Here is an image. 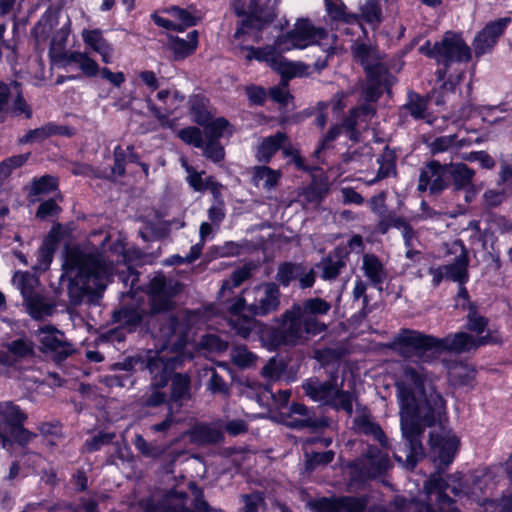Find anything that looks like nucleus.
I'll list each match as a JSON object with an SVG mask.
<instances>
[{"instance_id": "nucleus-41", "label": "nucleus", "mask_w": 512, "mask_h": 512, "mask_svg": "<svg viewBox=\"0 0 512 512\" xmlns=\"http://www.w3.org/2000/svg\"><path fill=\"white\" fill-rule=\"evenodd\" d=\"M355 398L356 397L352 392L335 388L333 396H331L327 405L336 411L343 410L350 416L353 413V401Z\"/></svg>"}, {"instance_id": "nucleus-2", "label": "nucleus", "mask_w": 512, "mask_h": 512, "mask_svg": "<svg viewBox=\"0 0 512 512\" xmlns=\"http://www.w3.org/2000/svg\"><path fill=\"white\" fill-rule=\"evenodd\" d=\"M180 356L164 357L158 354L147 359L146 369L150 375L148 391L141 398L144 408H167L164 419L152 424L149 429L153 433L166 436L175 423L174 414L193 399L192 378L186 372H177L182 366Z\"/></svg>"}, {"instance_id": "nucleus-30", "label": "nucleus", "mask_w": 512, "mask_h": 512, "mask_svg": "<svg viewBox=\"0 0 512 512\" xmlns=\"http://www.w3.org/2000/svg\"><path fill=\"white\" fill-rule=\"evenodd\" d=\"M258 335L262 343L269 350H277L282 346H290L280 324L278 326L260 324Z\"/></svg>"}, {"instance_id": "nucleus-11", "label": "nucleus", "mask_w": 512, "mask_h": 512, "mask_svg": "<svg viewBox=\"0 0 512 512\" xmlns=\"http://www.w3.org/2000/svg\"><path fill=\"white\" fill-rule=\"evenodd\" d=\"M448 189L447 163L432 159L424 163L420 169L417 191L429 192L432 196H439Z\"/></svg>"}, {"instance_id": "nucleus-37", "label": "nucleus", "mask_w": 512, "mask_h": 512, "mask_svg": "<svg viewBox=\"0 0 512 512\" xmlns=\"http://www.w3.org/2000/svg\"><path fill=\"white\" fill-rule=\"evenodd\" d=\"M255 317L256 316H252L251 314L230 317L229 323L231 329L237 336L247 339L254 329H259L260 323L255 319Z\"/></svg>"}, {"instance_id": "nucleus-33", "label": "nucleus", "mask_w": 512, "mask_h": 512, "mask_svg": "<svg viewBox=\"0 0 512 512\" xmlns=\"http://www.w3.org/2000/svg\"><path fill=\"white\" fill-rule=\"evenodd\" d=\"M55 191L58 192L57 198L62 200V195L59 191V179L56 176L45 174L32 179L29 196L49 194Z\"/></svg>"}, {"instance_id": "nucleus-40", "label": "nucleus", "mask_w": 512, "mask_h": 512, "mask_svg": "<svg viewBox=\"0 0 512 512\" xmlns=\"http://www.w3.org/2000/svg\"><path fill=\"white\" fill-rule=\"evenodd\" d=\"M133 444L136 450L145 458L159 459L166 452L165 446L148 442L141 434L135 435Z\"/></svg>"}, {"instance_id": "nucleus-45", "label": "nucleus", "mask_w": 512, "mask_h": 512, "mask_svg": "<svg viewBox=\"0 0 512 512\" xmlns=\"http://www.w3.org/2000/svg\"><path fill=\"white\" fill-rule=\"evenodd\" d=\"M404 109L408 111L414 119H425V124L431 125L430 117L425 114L426 101L416 93L408 95V102L405 104Z\"/></svg>"}, {"instance_id": "nucleus-12", "label": "nucleus", "mask_w": 512, "mask_h": 512, "mask_svg": "<svg viewBox=\"0 0 512 512\" xmlns=\"http://www.w3.org/2000/svg\"><path fill=\"white\" fill-rule=\"evenodd\" d=\"M430 454L438 473H443L454 461L460 441L455 435L429 434Z\"/></svg>"}, {"instance_id": "nucleus-56", "label": "nucleus", "mask_w": 512, "mask_h": 512, "mask_svg": "<svg viewBox=\"0 0 512 512\" xmlns=\"http://www.w3.org/2000/svg\"><path fill=\"white\" fill-rule=\"evenodd\" d=\"M181 326L182 324L179 318L176 315H171L168 321V328L170 333L175 335L179 332V337L172 346V350L175 352L183 351L187 344V329L179 331Z\"/></svg>"}, {"instance_id": "nucleus-10", "label": "nucleus", "mask_w": 512, "mask_h": 512, "mask_svg": "<svg viewBox=\"0 0 512 512\" xmlns=\"http://www.w3.org/2000/svg\"><path fill=\"white\" fill-rule=\"evenodd\" d=\"M38 332L39 350L50 355L56 363L63 362L75 352L73 345L64 338V333L54 325H44Z\"/></svg>"}, {"instance_id": "nucleus-21", "label": "nucleus", "mask_w": 512, "mask_h": 512, "mask_svg": "<svg viewBox=\"0 0 512 512\" xmlns=\"http://www.w3.org/2000/svg\"><path fill=\"white\" fill-rule=\"evenodd\" d=\"M350 251L344 246H337L322 259L321 277L324 280H335L346 267Z\"/></svg>"}, {"instance_id": "nucleus-22", "label": "nucleus", "mask_w": 512, "mask_h": 512, "mask_svg": "<svg viewBox=\"0 0 512 512\" xmlns=\"http://www.w3.org/2000/svg\"><path fill=\"white\" fill-rule=\"evenodd\" d=\"M21 284V292L26 303L27 311L34 320H41L45 316H51L54 313L55 305L53 303L47 302L46 299L40 294L32 293L31 288H29L30 294L27 295L25 279L22 280Z\"/></svg>"}, {"instance_id": "nucleus-46", "label": "nucleus", "mask_w": 512, "mask_h": 512, "mask_svg": "<svg viewBox=\"0 0 512 512\" xmlns=\"http://www.w3.org/2000/svg\"><path fill=\"white\" fill-rule=\"evenodd\" d=\"M281 174L279 171L270 168L269 166L262 165L254 167L253 171V179L258 182L260 180H264V188L271 189L275 187L279 180Z\"/></svg>"}, {"instance_id": "nucleus-35", "label": "nucleus", "mask_w": 512, "mask_h": 512, "mask_svg": "<svg viewBox=\"0 0 512 512\" xmlns=\"http://www.w3.org/2000/svg\"><path fill=\"white\" fill-rule=\"evenodd\" d=\"M306 394L314 401H320L326 405L333 396L335 385L331 381L308 382L303 386Z\"/></svg>"}, {"instance_id": "nucleus-47", "label": "nucleus", "mask_w": 512, "mask_h": 512, "mask_svg": "<svg viewBox=\"0 0 512 512\" xmlns=\"http://www.w3.org/2000/svg\"><path fill=\"white\" fill-rule=\"evenodd\" d=\"M456 97V82L450 80L443 82L438 89H435L432 92L431 95V98L438 106L451 103Z\"/></svg>"}, {"instance_id": "nucleus-20", "label": "nucleus", "mask_w": 512, "mask_h": 512, "mask_svg": "<svg viewBox=\"0 0 512 512\" xmlns=\"http://www.w3.org/2000/svg\"><path fill=\"white\" fill-rule=\"evenodd\" d=\"M475 174V170L464 162L447 163L448 189L452 187L457 192L472 188Z\"/></svg>"}, {"instance_id": "nucleus-9", "label": "nucleus", "mask_w": 512, "mask_h": 512, "mask_svg": "<svg viewBox=\"0 0 512 512\" xmlns=\"http://www.w3.org/2000/svg\"><path fill=\"white\" fill-rule=\"evenodd\" d=\"M177 136L195 148L202 149L203 155L213 163H219L225 158V149L220 139L232 135L233 130H177Z\"/></svg>"}, {"instance_id": "nucleus-14", "label": "nucleus", "mask_w": 512, "mask_h": 512, "mask_svg": "<svg viewBox=\"0 0 512 512\" xmlns=\"http://www.w3.org/2000/svg\"><path fill=\"white\" fill-rule=\"evenodd\" d=\"M0 113L3 115L31 116V109L22 96L20 84L0 82Z\"/></svg>"}, {"instance_id": "nucleus-5", "label": "nucleus", "mask_w": 512, "mask_h": 512, "mask_svg": "<svg viewBox=\"0 0 512 512\" xmlns=\"http://www.w3.org/2000/svg\"><path fill=\"white\" fill-rule=\"evenodd\" d=\"M182 284L164 273L159 272L152 277L147 286L148 309L139 305H123L112 313L114 323L120 324L129 333L138 329H149V318L155 315L171 312L175 309L174 298L181 292Z\"/></svg>"}, {"instance_id": "nucleus-64", "label": "nucleus", "mask_w": 512, "mask_h": 512, "mask_svg": "<svg viewBox=\"0 0 512 512\" xmlns=\"http://www.w3.org/2000/svg\"><path fill=\"white\" fill-rule=\"evenodd\" d=\"M303 334L309 336H317L328 329V326L318 320L315 316L305 315L303 314Z\"/></svg>"}, {"instance_id": "nucleus-29", "label": "nucleus", "mask_w": 512, "mask_h": 512, "mask_svg": "<svg viewBox=\"0 0 512 512\" xmlns=\"http://www.w3.org/2000/svg\"><path fill=\"white\" fill-rule=\"evenodd\" d=\"M288 137L278 130L274 135L264 138L258 146L256 158L261 163H269L272 157L283 147Z\"/></svg>"}, {"instance_id": "nucleus-15", "label": "nucleus", "mask_w": 512, "mask_h": 512, "mask_svg": "<svg viewBox=\"0 0 512 512\" xmlns=\"http://www.w3.org/2000/svg\"><path fill=\"white\" fill-rule=\"evenodd\" d=\"M279 0H234L233 6L239 16H246L251 21L260 23L271 22L276 14L275 10Z\"/></svg>"}, {"instance_id": "nucleus-59", "label": "nucleus", "mask_w": 512, "mask_h": 512, "mask_svg": "<svg viewBox=\"0 0 512 512\" xmlns=\"http://www.w3.org/2000/svg\"><path fill=\"white\" fill-rule=\"evenodd\" d=\"M441 474L442 473H438L436 471V473L431 474L430 477L427 479V481L425 482V490L427 494H435L436 496H438L446 492L450 488L449 483L444 478L441 477Z\"/></svg>"}, {"instance_id": "nucleus-19", "label": "nucleus", "mask_w": 512, "mask_h": 512, "mask_svg": "<svg viewBox=\"0 0 512 512\" xmlns=\"http://www.w3.org/2000/svg\"><path fill=\"white\" fill-rule=\"evenodd\" d=\"M302 321L303 314L299 310L298 304H294L291 309L286 310L280 317V325L290 346L298 344L303 338Z\"/></svg>"}, {"instance_id": "nucleus-26", "label": "nucleus", "mask_w": 512, "mask_h": 512, "mask_svg": "<svg viewBox=\"0 0 512 512\" xmlns=\"http://www.w3.org/2000/svg\"><path fill=\"white\" fill-rule=\"evenodd\" d=\"M191 443L196 445H214L224 440L221 430L206 423L194 425L188 432Z\"/></svg>"}, {"instance_id": "nucleus-38", "label": "nucleus", "mask_w": 512, "mask_h": 512, "mask_svg": "<svg viewBox=\"0 0 512 512\" xmlns=\"http://www.w3.org/2000/svg\"><path fill=\"white\" fill-rule=\"evenodd\" d=\"M375 116V110L371 104H364L352 109L346 118L344 128H355L356 126L368 125Z\"/></svg>"}, {"instance_id": "nucleus-27", "label": "nucleus", "mask_w": 512, "mask_h": 512, "mask_svg": "<svg viewBox=\"0 0 512 512\" xmlns=\"http://www.w3.org/2000/svg\"><path fill=\"white\" fill-rule=\"evenodd\" d=\"M367 459V464L363 465L358 471L359 476L364 479H376L384 475L390 468V459L385 453H370Z\"/></svg>"}, {"instance_id": "nucleus-25", "label": "nucleus", "mask_w": 512, "mask_h": 512, "mask_svg": "<svg viewBox=\"0 0 512 512\" xmlns=\"http://www.w3.org/2000/svg\"><path fill=\"white\" fill-rule=\"evenodd\" d=\"M198 32L193 30L185 38L170 36L168 47L173 53L174 60H183L193 54L198 47Z\"/></svg>"}, {"instance_id": "nucleus-1", "label": "nucleus", "mask_w": 512, "mask_h": 512, "mask_svg": "<svg viewBox=\"0 0 512 512\" xmlns=\"http://www.w3.org/2000/svg\"><path fill=\"white\" fill-rule=\"evenodd\" d=\"M467 311L464 327L477 336L460 331L439 338L418 330L402 328L394 341L397 351L405 358L416 357L423 363L431 364L446 352L462 354L496 343L490 331L482 335L487 330L489 319L478 313V305L470 304Z\"/></svg>"}, {"instance_id": "nucleus-51", "label": "nucleus", "mask_w": 512, "mask_h": 512, "mask_svg": "<svg viewBox=\"0 0 512 512\" xmlns=\"http://www.w3.org/2000/svg\"><path fill=\"white\" fill-rule=\"evenodd\" d=\"M250 277L251 269L249 267H238L231 273L228 279L223 281L220 288V293H224L225 291H231L233 288L239 287Z\"/></svg>"}, {"instance_id": "nucleus-43", "label": "nucleus", "mask_w": 512, "mask_h": 512, "mask_svg": "<svg viewBox=\"0 0 512 512\" xmlns=\"http://www.w3.org/2000/svg\"><path fill=\"white\" fill-rule=\"evenodd\" d=\"M339 512H365L369 503L367 495L353 496L341 495L338 496Z\"/></svg>"}, {"instance_id": "nucleus-4", "label": "nucleus", "mask_w": 512, "mask_h": 512, "mask_svg": "<svg viewBox=\"0 0 512 512\" xmlns=\"http://www.w3.org/2000/svg\"><path fill=\"white\" fill-rule=\"evenodd\" d=\"M335 36L328 35L321 27H316L308 19H298L293 27L283 36L279 37L273 46L263 48H247L245 58L266 62L282 77L293 78L307 73V66L300 62L286 60L282 53L293 49H305L310 45L318 44L323 51L330 53L334 50Z\"/></svg>"}, {"instance_id": "nucleus-52", "label": "nucleus", "mask_w": 512, "mask_h": 512, "mask_svg": "<svg viewBox=\"0 0 512 512\" xmlns=\"http://www.w3.org/2000/svg\"><path fill=\"white\" fill-rule=\"evenodd\" d=\"M287 369V363L282 359L271 358L263 366L261 374L269 380H279Z\"/></svg>"}, {"instance_id": "nucleus-62", "label": "nucleus", "mask_w": 512, "mask_h": 512, "mask_svg": "<svg viewBox=\"0 0 512 512\" xmlns=\"http://www.w3.org/2000/svg\"><path fill=\"white\" fill-rule=\"evenodd\" d=\"M362 17L370 24L376 25L381 21V10L379 0H366L361 6Z\"/></svg>"}, {"instance_id": "nucleus-18", "label": "nucleus", "mask_w": 512, "mask_h": 512, "mask_svg": "<svg viewBox=\"0 0 512 512\" xmlns=\"http://www.w3.org/2000/svg\"><path fill=\"white\" fill-rule=\"evenodd\" d=\"M331 419L323 414L319 415L317 409L310 408L309 413L286 421V425L294 430L309 429L312 434H323L331 425Z\"/></svg>"}, {"instance_id": "nucleus-3", "label": "nucleus", "mask_w": 512, "mask_h": 512, "mask_svg": "<svg viewBox=\"0 0 512 512\" xmlns=\"http://www.w3.org/2000/svg\"><path fill=\"white\" fill-rule=\"evenodd\" d=\"M400 405V426L408 453L405 467L413 471L425 457L422 444L423 434L427 427H434L446 415V400L439 391L432 390L428 398L418 396L412 388L402 386L398 393Z\"/></svg>"}, {"instance_id": "nucleus-39", "label": "nucleus", "mask_w": 512, "mask_h": 512, "mask_svg": "<svg viewBox=\"0 0 512 512\" xmlns=\"http://www.w3.org/2000/svg\"><path fill=\"white\" fill-rule=\"evenodd\" d=\"M406 374L420 398L426 399L428 395L432 393V390L437 391L433 382L428 380L425 374L418 372L416 369L409 368L406 370Z\"/></svg>"}, {"instance_id": "nucleus-23", "label": "nucleus", "mask_w": 512, "mask_h": 512, "mask_svg": "<svg viewBox=\"0 0 512 512\" xmlns=\"http://www.w3.org/2000/svg\"><path fill=\"white\" fill-rule=\"evenodd\" d=\"M81 36L83 42L91 48L93 51L98 53L101 56L102 61L105 64H109L112 62L113 58V47L112 45L103 37L102 31L99 29H84L81 32Z\"/></svg>"}, {"instance_id": "nucleus-7", "label": "nucleus", "mask_w": 512, "mask_h": 512, "mask_svg": "<svg viewBox=\"0 0 512 512\" xmlns=\"http://www.w3.org/2000/svg\"><path fill=\"white\" fill-rule=\"evenodd\" d=\"M27 414L13 402H6L0 411V447L26 446L36 434L24 427Z\"/></svg>"}, {"instance_id": "nucleus-44", "label": "nucleus", "mask_w": 512, "mask_h": 512, "mask_svg": "<svg viewBox=\"0 0 512 512\" xmlns=\"http://www.w3.org/2000/svg\"><path fill=\"white\" fill-rule=\"evenodd\" d=\"M299 310L305 315L322 316L331 310V303L320 297L308 298L299 305Z\"/></svg>"}, {"instance_id": "nucleus-31", "label": "nucleus", "mask_w": 512, "mask_h": 512, "mask_svg": "<svg viewBox=\"0 0 512 512\" xmlns=\"http://www.w3.org/2000/svg\"><path fill=\"white\" fill-rule=\"evenodd\" d=\"M379 168L376 176L371 183H376L383 179L397 175V154L396 151L386 145L383 152L377 157Z\"/></svg>"}, {"instance_id": "nucleus-8", "label": "nucleus", "mask_w": 512, "mask_h": 512, "mask_svg": "<svg viewBox=\"0 0 512 512\" xmlns=\"http://www.w3.org/2000/svg\"><path fill=\"white\" fill-rule=\"evenodd\" d=\"M353 53L367 72L368 87L365 97L368 101H375L379 97L381 86L387 80V69L380 61L381 55L378 50L365 44L355 45Z\"/></svg>"}, {"instance_id": "nucleus-36", "label": "nucleus", "mask_w": 512, "mask_h": 512, "mask_svg": "<svg viewBox=\"0 0 512 512\" xmlns=\"http://www.w3.org/2000/svg\"><path fill=\"white\" fill-rule=\"evenodd\" d=\"M353 424L358 432L367 436H373L379 442L386 439L381 426L377 422L372 421L369 415L363 414L355 417Z\"/></svg>"}, {"instance_id": "nucleus-63", "label": "nucleus", "mask_w": 512, "mask_h": 512, "mask_svg": "<svg viewBox=\"0 0 512 512\" xmlns=\"http://www.w3.org/2000/svg\"><path fill=\"white\" fill-rule=\"evenodd\" d=\"M256 360V355L245 346L237 347L232 354V362L235 366L245 369L251 367Z\"/></svg>"}, {"instance_id": "nucleus-32", "label": "nucleus", "mask_w": 512, "mask_h": 512, "mask_svg": "<svg viewBox=\"0 0 512 512\" xmlns=\"http://www.w3.org/2000/svg\"><path fill=\"white\" fill-rule=\"evenodd\" d=\"M64 65L75 63L81 71L88 77H94L99 72V66L95 60L84 52L71 51L62 53L61 56Z\"/></svg>"}, {"instance_id": "nucleus-48", "label": "nucleus", "mask_w": 512, "mask_h": 512, "mask_svg": "<svg viewBox=\"0 0 512 512\" xmlns=\"http://www.w3.org/2000/svg\"><path fill=\"white\" fill-rule=\"evenodd\" d=\"M70 235V231L59 222L52 225L48 234L44 237L42 245L56 251L61 241Z\"/></svg>"}, {"instance_id": "nucleus-16", "label": "nucleus", "mask_w": 512, "mask_h": 512, "mask_svg": "<svg viewBox=\"0 0 512 512\" xmlns=\"http://www.w3.org/2000/svg\"><path fill=\"white\" fill-rule=\"evenodd\" d=\"M441 63L448 65L451 62H467L471 59V48L466 44L460 34L448 31L440 41Z\"/></svg>"}, {"instance_id": "nucleus-34", "label": "nucleus", "mask_w": 512, "mask_h": 512, "mask_svg": "<svg viewBox=\"0 0 512 512\" xmlns=\"http://www.w3.org/2000/svg\"><path fill=\"white\" fill-rule=\"evenodd\" d=\"M304 272L302 264L289 261L282 262L278 265L275 279L277 285L284 288L288 287L294 280L298 279Z\"/></svg>"}, {"instance_id": "nucleus-50", "label": "nucleus", "mask_w": 512, "mask_h": 512, "mask_svg": "<svg viewBox=\"0 0 512 512\" xmlns=\"http://www.w3.org/2000/svg\"><path fill=\"white\" fill-rule=\"evenodd\" d=\"M115 433L99 431L93 437L86 439L83 444V452L94 453L100 451L105 445H109L115 438Z\"/></svg>"}, {"instance_id": "nucleus-13", "label": "nucleus", "mask_w": 512, "mask_h": 512, "mask_svg": "<svg viewBox=\"0 0 512 512\" xmlns=\"http://www.w3.org/2000/svg\"><path fill=\"white\" fill-rule=\"evenodd\" d=\"M512 22L510 17H503L488 22L474 37L472 42L476 57L492 51L505 29Z\"/></svg>"}, {"instance_id": "nucleus-61", "label": "nucleus", "mask_w": 512, "mask_h": 512, "mask_svg": "<svg viewBox=\"0 0 512 512\" xmlns=\"http://www.w3.org/2000/svg\"><path fill=\"white\" fill-rule=\"evenodd\" d=\"M62 211V208L57 204L54 198H49L42 201L37 210L36 217L40 220L57 217Z\"/></svg>"}, {"instance_id": "nucleus-57", "label": "nucleus", "mask_w": 512, "mask_h": 512, "mask_svg": "<svg viewBox=\"0 0 512 512\" xmlns=\"http://www.w3.org/2000/svg\"><path fill=\"white\" fill-rule=\"evenodd\" d=\"M312 512H339L338 496L320 497L309 502Z\"/></svg>"}, {"instance_id": "nucleus-54", "label": "nucleus", "mask_w": 512, "mask_h": 512, "mask_svg": "<svg viewBox=\"0 0 512 512\" xmlns=\"http://www.w3.org/2000/svg\"><path fill=\"white\" fill-rule=\"evenodd\" d=\"M329 106H332V110L334 112H338L340 109H342V95L336 94L330 103L319 102L317 104L315 117L317 126L324 127L327 124L325 112L328 110Z\"/></svg>"}, {"instance_id": "nucleus-49", "label": "nucleus", "mask_w": 512, "mask_h": 512, "mask_svg": "<svg viewBox=\"0 0 512 512\" xmlns=\"http://www.w3.org/2000/svg\"><path fill=\"white\" fill-rule=\"evenodd\" d=\"M193 117L195 121L203 126L204 128H227L228 122L222 117L215 118V116L208 110H196L193 111Z\"/></svg>"}, {"instance_id": "nucleus-53", "label": "nucleus", "mask_w": 512, "mask_h": 512, "mask_svg": "<svg viewBox=\"0 0 512 512\" xmlns=\"http://www.w3.org/2000/svg\"><path fill=\"white\" fill-rule=\"evenodd\" d=\"M167 12L171 15L174 21L177 24V31H183L185 28L193 26L196 24V18L189 11L173 6L167 10Z\"/></svg>"}, {"instance_id": "nucleus-17", "label": "nucleus", "mask_w": 512, "mask_h": 512, "mask_svg": "<svg viewBox=\"0 0 512 512\" xmlns=\"http://www.w3.org/2000/svg\"><path fill=\"white\" fill-rule=\"evenodd\" d=\"M280 296L277 283H265L263 291H258L254 302L248 305V313L252 316H266L276 311L280 305Z\"/></svg>"}, {"instance_id": "nucleus-60", "label": "nucleus", "mask_w": 512, "mask_h": 512, "mask_svg": "<svg viewBox=\"0 0 512 512\" xmlns=\"http://www.w3.org/2000/svg\"><path fill=\"white\" fill-rule=\"evenodd\" d=\"M334 457L335 452L333 450L312 452L306 460V468L308 470H314L319 466H326L334 460Z\"/></svg>"}, {"instance_id": "nucleus-6", "label": "nucleus", "mask_w": 512, "mask_h": 512, "mask_svg": "<svg viewBox=\"0 0 512 512\" xmlns=\"http://www.w3.org/2000/svg\"><path fill=\"white\" fill-rule=\"evenodd\" d=\"M62 270L60 280L68 277V294L74 304L82 300L85 285L107 274L104 256L98 249L86 252L79 245L68 244L64 248Z\"/></svg>"}, {"instance_id": "nucleus-24", "label": "nucleus", "mask_w": 512, "mask_h": 512, "mask_svg": "<svg viewBox=\"0 0 512 512\" xmlns=\"http://www.w3.org/2000/svg\"><path fill=\"white\" fill-rule=\"evenodd\" d=\"M362 270L372 286L381 291L382 285L387 278V272L379 257L373 253L364 254Z\"/></svg>"}, {"instance_id": "nucleus-58", "label": "nucleus", "mask_w": 512, "mask_h": 512, "mask_svg": "<svg viewBox=\"0 0 512 512\" xmlns=\"http://www.w3.org/2000/svg\"><path fill=\"white\" fill-rule=\"evenodd\" d=\"M8 351L15 358L20 359L33 357L35 354L33 344L30 341H27L22 338L13 340L11 343H9Z\"/></svg>"}, {"instance_id": "nucleus-55", "label": "nucleus", "mask_w": 512, "mask_h": 512, "mask_svg": "<svg viewBox=\"0 0 512 512\" xmlns=\"http://www.w3.org/2000/svg\"><path fill=\"white\" fill-rule=\"evenodd\" d=\"M53 135L73 137L75 130H28V133L20 139L21 143H31L38 139H46Z\"/></svg>"}, {"instance_id": "nucleus-42", "label": "nucleus", "mask_w": 512, "mask_h": 512, "mask_svg": "<svg viewBox=\"0 0 512 512\" xmlns=\"http://www.w3.org/2000/svg\"><path fill=\"white\" fill-rule=\"evenodd\" d=\"M472 141L467 138L457 140V135L440 136L434 139L430 144V151L432 154H438L447 151L452 147L461 148L463 146L471 145Z\"/></svg>"}, {"instance_id": "nucleus-28", "label": "nucleus", "mask_w": 512, "mask_h": 512, "mask_svg": "<svg viewBox=\"0 0 512 512\" xmlns=\"http://www.w3.org/2000/svg\"><path fill=\"white\" fill-rule=\"evenodd\" d=\"M469 255L465 246H462L461 253L455 257L453 263L445 265V277L458 284H466L469 281Z\"/></svg>"}]
</instances>
